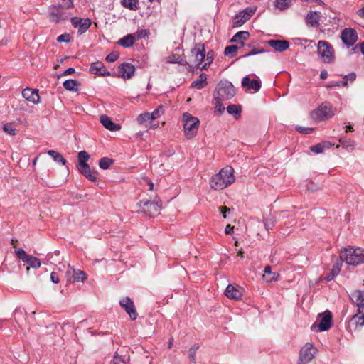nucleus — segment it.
Wrapping results in <instances>:
<instances>
[{
    "instance_id": "nucleus-42",
    "label": "nucleus",
    "mask_w": 364,
    "mask_h": 364,
    "mask_svg": "<svg viewBox=\"0 0 364 364\" xmlns=\"http://www.w3.org/2000/svg\"><path fill=\"white\" fill-rule=\"evenodd\" d=\"M224 100L221 97H218L214 95L213 104L215 105V109L219 114H222L225 111V107L223 105L222 101Z\"/></svg>"
},
{
    "instance_id": "nucleus-54",
    "label": "nucleus",
    "mask_w": 364,
    "mask_h": 364,
    "mask_svg": "<svg viewBox=\"0 0 364 364\" xmlns=\"http://www.w3.org/2000/svg\"><path fill=\"white\" fill-rule=\"evenodd\" d=\"M70 41V36L68 33H63L62 35H60L57 38V41L59 43H68Z\"/></svg>"
},
{
    "instance_id": "nucleus-41",
    "label": "nucleus",
    "mask_w": 364,
    "mask_h": 364,
    "mask_svg": "<svg viewBox=\"0 0 364 364\" xmlns=\"http://www.w3.org/2000/svg\"><path fill=\"white\" fill-rule=\"evenodd\" d=\"M114 161L112 159L108 157H103L99 161V166L101 169L106 170L113 164Z\"/></svg>"
},
{
    "instance_id": "nucleus-48",
    "label": "nucleus",
    "mask_w": 364,
    "mask_h": 364,
    "mask_svg": "<svg viewBox=\"0 0 364 364\" xmlns=\"http://www.w3.org/2000/svg\"><path fill=\"white\" fill-rule=\"evenodd\" d=\"M238 48L239 47L235 45L227 46L225 48L224 54L225 55L233 57L237 54Z\"/></svg>"
},
{
    "instance_id": "nucleus-15",
    "label": "nucleus",
    "mask_w": 364,
    "mask_h": 364,
    "mask_svg": "<svg viewBox=\"0 0 364 364\" xmlns=\"http://www.w3.org/2000/svg\"><path fill=\"white\" fill-rule=\"evenodd\" d=\"M72 26L78 28V34L82 35L85 33L91 26V20L88 18H82L80 17H72L70 18Z\"/></svg>"
},
{
    "instance_id": "nucleus-2",
    "label": "nucleus",
    "mask_w": 364,
    "mask_h": 364,
    "mask_svg": "<svg viewBox=\"0 0 364 364\" xmlns=\"http://www.w3.org/2000/svg\"><path fill=\"white\" fill-rule=\"evenodd\" d=\"M341 262L349 265L356 266L364 262V250L349 247L344 248L340 255Z\"/></svg>"
},
{
    "instance_id": "nucleus-57",
    "label": "nucleus",
    "mask_w": 364,
    "mask_h": 364,
    "mask_svg": "<svg viewBox=\"0 0 364 364\" xmlns=\"http://www.w3.org/2000/svg\"><path fill=\"white\" fill-rule=\"evenodd\" d=\"M50 281L55 284H58L60 282L58 274L57 272H53L50 274Z\"/></svg>"
},
{
    "instance_id": "nucleus-31",
    "label": "nucleus",
    "mask_w": 364,
    "mask_h": 364,
    "mask_svg": "<svg viewBox=\"0 0 364 364\" xmlns=\"http://www.w3.org/2000/svg\"><path fill=\"white\" fill-rule=\"evenodd\" d=\"M250 33L248 31H242L235 33L233 37L231 38L230 42L239 43L241 41V46H244V41H246L249 38Z\"/></svg>"
},
{
    "instance_id": "nucleus-16",
    "label": "nucleus",
    "mask_w": 364,
    "mask_h": 364,
    "mask_svg": "<svg viewBox=\"0 0 364 364\" xmlns=\"http://www.w3.org/2000/svg\"><path fill=\"white\" fill-rule=\"evenodd\" d=\"M255 10L246 9L239 14H236L235 20L233 23L234 27H240L246 23L253 15Z\"/></svg>"
},
{
    "instance_id": "nucleus-52",
    "label": "nucleus",
    "mask_w": 364,
    "mask_h": 364,
    "mask_svg": "<svg viewBox=\"0 0 364 364\" xmlns=\"http://www.w3.org/2000/svg\"><path fill=\"white\" fill-rule=\"evenodd\" d=\"M296 131H298L299 133H301V134H311V133H312V132L314 131V129H313V128L304 127H301V126H296Z\"/></svg>"
},
{
    "instance_id": "nucleus-46",
    "label": "nucleus",
    "mask_w": 364,
    "mask_h": 364,
    "mask_svg": "<svg viewBox=\"0 0 364 364\" xmlns=\"http://www.w3.org/2000/svg\"><path fill=\"white\" fill-rule=\"evenodd\" d=\"M152 120L150 113L149 112L141 114L137 117V122L140 124H144L146 122H151Z\"/></svg>"
},
{
    "instance_id": "nucleus-58",
    "label": "nucleus",
    "mask_w": 364,
    "mask_h": 364,
    "mask_svg": "<svg viewBox=\"0 0 364 364\" xmlns=\"http://www.w3.org/2000/svg\"><path fill=\"white\" fill-rule=\"evenodd\" d=\"M138 38H145L149 33V31L142 29L137 31Z\"/></svg>"
},
{
    "instance_id": "nucleus-36",
    "label": "nucleus",
    "mask_w": 364,
    "mask_h": 364,
    "mask_svg": "<svg viewBox=\"0 0 364 364\" xmlns=\"http://www.w3.org/2000/svg\"><path fill=\"white\" fill-rule=\"evenodd\" d=\"M121 4L124 8L132 11H136L139 9V0H121Z\"/></svg>"
},
{
    "instance_id": "nucleus-47",
    "label": "nucleus",
    "mask_w": 364,
    "mask_h": 364,
    "mask_svg": "<svg viewBox=\"0 0 364 364\" xmlns=\"http://www.w3.org/2000/svg\"><path fill=\"white\" fill-rule=\"evenodd\" d=\"M90 159V155L85 151H81L78 153L77 156V165H82L87 163V161Z\"/></svg>"
},
{
    "instance_id": "nucleus-63",
    "label": "nucleus",
    "mask_w": 364,
    "mask_h": 364,
    "mask_svg": "<svg viewBox=\"0 0 364 364\" xmlns=\"http://www.w3.org/2000/svg\"><path fill=\"white\" fill-rule=\"evenodd\" d=\"M358 48H360L362 54L364 55V41L360 44L356 45L355 48L353 49V51H355Z\"/></svg>"
},
{
    "instance_id": "nucleus-56",
    "label": "nucleus",
    "mask_w": 364,
    "mask_h": 364,
    "mask_svg": "<svg viewBox=\"0 0 364 364\" xmlns=\"http://www.w3.org/2000/svg\"><path fill=\"white\" fill-rule=\"evenodd\" d=\"M344 78L346 79L345 81H346L347 82H348V80H349L350 82H353L356 78V74H355V73L352 72L348 75H346L344 76Z\"/></svg>"
},
{
    "instance_id": "nucleus-64",
    "label": "nucleus",
    "mask_w": 364,
    "mask_h": 364,
    "mask_svg": "<svg viewBox=\"0 0 364 364\" xmlns=\"http://www.w3.org/2000/svg\"><path fill=\"white\" fill-rule=\"evenodd\" d=\"M358 16L364 19V6L356 11Z\"/></svg>"
},
{
    "instance_id": "nucleus-5",
    "label": "nucleus",
    "mask_w": 364,
    "mask_h": 364,
    "mask_svg": "<svg viewBox=\"0 0 364 364\" xmlns=\"http://www.w3.org/2000/svg\"><path fill=\"white\" fill-rule=\"evenodd\" d=\"M160 200H140L137 205L140 208L141 212L150 217H154L159 214L161 205Z\"/></svg>"
},
{
    "instance_id": "nucleus-26",
    "label": "nucleus",
    "mask_w": 364,
    "mask_h": 364,
    "mask_svg": "<svg viewBox=\"0 0 364 364\" xmlns=\"http://www.w3.org/2000/svg\"><path fill=\"white\" fill-rule=\"evenodd\" d=\"M101 124L108 130L115 132L121 129L119 124L113 122L109 117L103 114L100 116Z\"/></svg>"
},
{
    "instance_id": "nucleus-50",
    "label": "nucleus",
    "mask_w": 364,
    "mask_h": 364,
    "mask_svg": "<svg viewBox=\"0 0 364 364\" xmlns=\"http://www.w3.org/2000/svg\"><path fill=\"white\" fill-rule=\"evenodd\" d=\"M164 112V107L162 105L158 106V107L152 112L150 113V116L152 119H155L159 116H161Z\"/></svg>"
},
{
    "instance_id": "nucleus-30",
    "label": "nucleus",
    "mask_w": 364,
    "mask_h": 364,
    "mask_svg": "<svg viewBox=\"0 0 364 364\" xmlns=\"http://www.w3.org/2000/svg\"><path fill=\"white\" fill-rule=\"evenodd\" d=\"M136 41L134 34H128L119 40L118 44L124 48H129L132 46Z\"/></svg>"
},
{
    "instance_id": "nucleus-37",
    "label": "nucleus",
    "mask_w": 364,
    "mask_h": 364,
    "mask_svg": "<svg viewBox=\"0 0 364 364\" xmlns=\"http://www.w3.org/2000/svg\"><path fill=\"white\" fill-rule=\"evenodd\" d=\"M79 85V82L76 80L73 79L66 80L63 84L65 90L74 92L78 91V88L77 87V86H78Z\"/></svg>"
},
{
    "instance_id": "nucleus-43",
    "label": "nucleus",
    "mask_w": 364,
    "mask_h": 364,
    "mask_svg": "<svg viewBox=\"0 0 364 364\" xmlns=\"http://www.w3.org/2000/svg\"><path fill=\"white\" fill-rule=\"evenodd\" d=\"M292 0H275V6L283 11L288 9L291 4Z\"/></svg>"
},
{
    "instance_id": "nucleus-6",
    "label": "nucleus",
    "mask_w": 364,
    "mask_h": 364,
    "mask_svg": "<svg viewBox=\"0 0 364 364\" xmlns=\"http://www.w3.org/2000/svg\"><path fill=\"white\" fill-rule=\"evenodd\" d=\"M318 53L325 63H331L334 61V50L333 46L325 41H319L317 46Z\"/></svg>"
},
{
    "instance_id": "nucleus-19",
    "label": "nucleus",
    "mask_w": 364,
    "mask_h": 364,
    "mask_svg": "<svg viewBox=\"0 0 364 364\" xmlns=\"http://www.w3.org/2000/svg\"><path fill=\"white\" fill-rule=\"evenodd\" d=\"M350 299L352 302L358 307V311H364V291L361 290H354L351 292Z\"/></svg>"
},
{
    "instance_id": "nucleus-8",
    "label": "nucleus",
    "mask_w": 364,
    "mask_h": 364,
    "mask_svg": "<svg viewBox=\"0 0 364 364\" xmlns=\"http://www.w3.org/2000/svg\"><path fill=\"white\" fill-rule=\"evenodd\" d=\"M191 56L194 58L193 61V68L194 65L200 69L202 66L203 61L205 58V50L204 44L196 43L195 46L191 50Z\"/></svg>"
},
{
    "instance_id": "nucleus-38",
    "label": "nucleus",
    "mask_w": 364,
    "mask_h": 364,
    "mask_svg": "<svg viewBox=\"0 0 364 364\" xmlns=\"http://www.w3.org/2000/svg\"><path fill=\"white\" fill-rule=\"evenodd\" d=\"M48 154L50 156L55 162L60 163L64 166L67 164V161L62 156V154H59L58 152L54 150H49L48 151Z\"/></svg>"
},
{
    "instance_id": "nucleus-18",
    "label": "nucleus",
    "mask_w": 364,
    "mask_h": 364,
    "mask_svg": "<svg viewBox=\"0 0 364 364\" xmlns=\"http://www.w3.org/2000/svg\"><path fill=\"white\" fill-rule=\"evenodd\" d=\"M119 76L124 79H130L135 72V67L129 63H123L118 68Z\"/></svg>"
},
{
    "instance_id": "nucleus-21",
    "label": "nucleus",
    "mask_w": 364,
    "mask_h": 364,
    "mask_svg": "<svg viewBox=\"0 0 364 364\" xmlns=\"http://www.w3.org/2000/svg\"><path fill=\"white\" fill-rule=\"evenodd\" d=\"M348 326L350 330H352V328L355 330L363 327L364 326V311L361 312L357 311V313L349 320Z\"/></svg>"
},
{
    "instance_id": "nucleus-20",
    "label": "nucleus",
    "mask_w": 364,
    "mask_h": 364,
    "mask_svg": "<svg viewBox=\"0 0 364 364\" xmlns=\"http://www.w3.org/2000/svg\"><path fill=\"white\" fill-rule=\"evenodd\" d=\"M22 96L29 102L33 104L40 103V96L38 95V90L26 87L22 91Z\"/></svg>"
},
{
    "instance_id": "nucleus-22",
    "label": "nucleus",
    "mask_w": 364,
    "mask_h": 364,
    "mask_svg": "<svg viewBox=\"0 0 364 364\" xmlns=\"http://www.w3.org/2000/svg\"><path fill=\"white\" fill-rule=\"evenodd\" d=\"M90 72L92 74L98 75L100 76H109L110 72L108 71L102 62L97 61L92 63L90 67Z\"/></svg>"
},
{
    "instance_id": "nucleus-62",
    "label": "nucleus",
    "mask_w": 364,
    "mask_h": 364,
    "mask_svg": "<svg viewBox=\"0 0 364 364\" xmlns=\"http://www.w3.org/2000/svg\"><path fill=\"white\" fill-rule=\"evenodd\" d=\"M75 69L73 68H69L68 69H66L62 74H61V76H66V75H71L73 73H75Z\"/></svg>"
},
{
    "instance_id": "nucleus-29",
    "label": "nucleus",
    "mask_w": 364,
    "mask_h": 364,
    "mask_svg": "<svg viewBox=\"0 0 364 364\" xmlns=\"http://www.w3.org/2000/svg\"><path fill=\"white\" fill-rule=\"evenodd\" d=\"M166 62L168 63H177L181 65L188 66L191 70L193 65H191L187 60H183L181 56L176 53H173L166 58Z\"/></svg>"
},
{
    "instance_id": "nucleus-7",
    "label": "nucleus",
    "mask_w": 364,
    "mask_h": 364,
    "mask_svg": "<svg viewBox=\"0 0 364 364\" xmlns=\"http://www.w3.org/2000/svg\"><path fill=\"white\" fill-rule=\"evenodd\" d=\"M217 95L215 96L221 97L223 100H229L235 95V90L233 85L228 82H220L217 87Z\"/></svg>"
},
{
    "instance_id": "nucleus-44",
    "label": "nucleus",
    "mask_w": 364,
    "mask_h": 364,
    "mask_svg": "<svg viewBox=\"0 0 364 364\" xmlns=\"http://www.w3.org/2000/svg\"><path fill=\"white\" fill-rule=\"evenodd\" d=\"M339 142L341 145L345 149H353L355 146V141L351 140L350 139L346 137H342L339 139Z\"/></svg>"
},
{
    "instance_id": "nucleus-39",
    "label": "nucleus",
    "mask_w": 364,
    "mask_h": 364,
    "mask_svg": "<svg viewBox=\"0 0 364 364\" xmlns=\"http://www.w3.org/2000/svg\"><path fill=\"white\" fill-rule=\"evenodd\" d=\"M328 147H329L328 143L322 142V143H319L316 145L311 146L310 147V149L312 152L318 154L323 153L325 148H328Z\"/></svg>"
},
{
    "instance_id": "nucleus-14",
    "label": "nucleus",
    "mask_w": 364,
    "mask_h": 364,
    "mask_svg": "<svg viewBox=\"0 0 364 364\" xmlns=\"http://www.w3.org/2000/svg\"><path fill=\"white\" fill-rule=\"evenodd\" d=\"M341 38L343 43L348 47L353 46L358 38L356 31L351 28H344L341 31Z\"/></svg>"
},
{
    "instance_id": "nucleus-49",
    "label": "nucleus",
    "mask_w": 364,
    "mask_h": 364,
    "mask_svg": "<svg viewBox=\"0 0 364 364\" xmlns=\"http://www.w3.org/2000/svg\"><path fill=\"white\" fill-rule=\"evenodd\" d=\"M264 225L267 230H272L275 225L273 217H267L264 219Z\"/></svg>"
},
{
    "instance_id": "nucleus-45",
    "label": "nucleus",
    "mask_w": 364,
    "mask_h": 364,
    "mask_svg": "<svg viewBox=\"0 0 364 364\" xmlns=\"http://www.w3.org/2000/svg\"><path fill=\"white\" fill-rule=\"evenodd\" d=\"M73 279L76 282H83L87 279V275L84 271L73 269Z\"/></svg>"
},
{
    "instance_id": "nucleus-40",
    "label": "nucleus",
    "mask_w": 364,
    "mask_h": 364,
    "mask_svg": "<svg viewBox=\"0 0 364 364\" xmlns=\"http://www.w3.org/2000/svg\"><path fill=\"white\" fill-rule=\"evenodd\" d=\"M214 59V53L213 50L208 51L207 53H205V63L202 65L201 67H200V70H207L210 64L213 63Z\"/></svg>"
},
{
    "instance_id": "nucleus-17",
    "label": "nucleus",
    "mask_w": 364,
    "mask_h": 364,
    "mask_svg": "<svg viewBox=\"0 0 364 364\" xmlns=\"http://www.w3.org/2000/svg\"><path fill=\"white\" fill-rule=\"evenodd\" d=\"M78 171L90 181L95 182L97 181V171H92L90 165L86 163L82 165H77Z\"/></svg>"
},
{
    "instance_id": "nucleus-12",
    "label": "nucleus",
    "mask_w": 364,
    "mask_h": 364,
    "mask_svg": "<svg viewBox=\"0 0 364 364\" xmlns=\"http://www.w3.org/2000/svg\"><path fill=\"white\" fill-rule=\"evenodd\" d=\"M119 305L129 315L132 321L137 318L138 313L136 311L134 301L128 296L123 297L119 301Z\"/></svg>"
},
{
    "instance_id": "nucleus-33",
    "label": "nucleus",
    "mask_w": 364,
    "mask_h": 364,
    "mask_svg": "<svg viewBox=\"0 0 364 364\" xmlns=\"http://www.w3.org/2000/svg\"><path fill=\"white\" fill-rule=\"evenodd\" d=\"M342 263L343 262H341V260L340 259V261H337L333 266L330 273L328 274H327L326 277V279L327 281H331L332 280L336 275H338L341 269V267H342Z\"/></svg>"
},
{
    "instance_id": "nucleus-51",
    "label": "nucleus",
    "mask_w": 364,
    "mask_h": 364,
    "mask_svg": "<svg viewBox=\"0 0 364 364\" xmlns=\"http://www.w3.org/2000/svg\"><path fill=\"white\" fill-rule=\"evenodd\" d=\"M3 129L5 132L10 135L14 136L16 134V129L12 126L11 124H5L3 127Z\"/></svg>"
},
{
    "instance_id": "nucleus-32",
    "label": "nucleus",
    "mask_w": 364,
    "mask_h": 364,
    "mask_svg": "<svg viewBox=\"0 0 364 364\" xmlns=\"http://www.w3.org/2000/svg\"><path fill=\"white\" fill-rule=\"evenodd\" d=\"M206 80L207 75L204 73H203L199 75L198 79H196L191 83V87L200 90L206 86Z\"/></svg>"
},
{
    "instance_id": "nucleus-4",
    "label": "nucleus",
    "mask_w": 364,
    "mask_h": 364,
    "mask_svg": "<svg viewBox=\"0 0 364 364\" xmlns=\"http://www.w3.org/2000/svg\"><path fill=\"white\" fill-rule=\"evenodd\" d=\"M184 132L188 139H192L197 134L200 121L188 112L183 115Z\"/></svg>"
},
{
    "instance_id": "nucleus-13",
    "label": "nucleus",
    "mask_w": 364,
    "mask_h": 364,
    "mask_svg": "<svg viewBox=\"0 0 364 364\" xmlns=\"http://www.w3.org/2000/svg\"><path fill=\"white\" fill-rule=\"evenodd\" d=\"M321 320L317 326L318 331H326L328 330L332 326V315L329 311H326L323 314H320ZM316 328V324L314 323L311 329L314 331Z\"/></svg>"
},
{
    "instance_id": "nucleus-59",
    "label": "nucleus",
    "mask_w": 364,
    "mask_h": 364,
    "mask_svg": "<svg viewBox=\"0 0 364 364\" xmlns=\"http://www.w3.org/2000/svg\"><path fill=\"white\" fill-rule=\"evenodd\" d=\"M220 213H222L223 215V218H227V213H230V208L226 207V206H221L220 207Z\"/></svg>"
},
{
    "instance_id": "nucleus-27",
    "label": "nucleus",
    "mask_w": 364,
    "mask_h": 364,
    "mask_svg": "<svg viewBox=\"0 0 364 364\" xmlns=\"http://www.w3.org/2000/svg\"><path fill=\"white\" fill-rule=\"evenodd\" d=\"M247 47L250 49L247 53L243 55L242 57L247 58L251 55L263 53L266 50L262 48L259 46V42L256 41H252L247 44Z\"/></svg>"
},
{
    "instance_id": "nucleus-23",
    "label": "nucleus",
    "mask_w": 364,
    "mask_h": 364,
    "mask_svg": "<svg viewBox=\"0 0 364 364\" xmlns=\"http://www.w3.org/2000/svg\"><path fill=\"white\" fill-rule=\"evenodd\" d=\"M242 87L247 90H253L255 92L261 88L260 82L257 80H250L248 75L242 78Z\"/></svg>"
},
{
    "instance_id": "nucleus-24",
    "label": "nucleus",
    "mask_w": 364,
    "mask_h": 364,
    "mask_svg": "<svg viewBox=\"0 0 364 364\" xmlns=\"http://www.w3.org/2000/svg\"><path fill=\"white\" fill-rule=\"evenodd\" d=\"M321 14L318 11H310L306 16V23L308 26L317 28L320 26Z\"/></svg>"
},
{
    "instance_id": "nucleus-53",
    "label": "nucleus",
    "mask_w": 364,
    "mask_h": 364,
    "mask_svg": "<svg viewBox=\"0 0 364 364\" xmlns=\"http://www.w3.org/2000/svg\"><path fill=\"white\" fill-rule=\"evenodd\" d=\"M119 58V54L116 52H112L106 57V60L109 63H113Z\"/></svg>"
},
{
    "instance_id": "nucleus-10",
    "label": "nucleus",
    "mask_w": 364,
    "mask_h": 364,
    "mask_svg": "<svg viewBox=\"0 0 364 364\" xmlns=\"http://www.w3.org/2000/svg\"><path fill=\"white\" fill-rule=\"evenodd\" d=\"M49 14L50 20L55 23L65 21L70 16V14L64 10V7L60 4L50 6Z\"/></svg>"
},
{
    "instance_id": "nucleus-55",
    "label": "nucleus",
    "mask_w": 364,
    "mask_h": 364,
    "mask_svg": "<svg viewBox=\"0 0 364 364\" xmlns=\"http://www.w3.org/2000/svg\"><path fill=\"white\" fill-rule=\"evenodd\" d=\"M347 85H348V82L346 81H338V82H332L329 85H327V87L331 88V87H340L341 85L347 86Z\"/></svg>"
},
{
    "instance_id": "nucleus-28",
    "label": "nucleus",
    "mask_w": 364,
    "mask_h": 364,
    "mask_svg": "<svg viewBox=\"0 0 364 364\" xmlns=\"http://www.w3.org/2000/svg\"><path fill=\"white\" fill-rule=\"evenodd\" d=\"M225 294L230 299L238 300L242 297V292L232 284L228 285Z\"/></svg>"
},
{
    "instance_id": "nucleus-11",
    "label": "nucleus",
    "mask_w": 364,
    "mask_h": 364,
    "mask_svg": "<svg viewBox=\"0 0 364 364\" xmlns=\"http://www.w3.org/2000/svg\"><path fill=\"white\" fill-rule=\"evenodd\" d=\"M15 253L18 258L21 259L24 263L28 264L31 268L38 269L41 262L40 259L34 256L28 255L23 249L18 248L15 250Z\"/></svg>"
},
{
    "instance_id": "nucleus-35",
    "label": "nucleus",
    "mask_w": 364,
    "mask_h": 364,
    "mask_svg": "<svg viewBox=\"0 0 364 364\" xmlns=\"http://www.w3.org/2000/svg\"><path fill=\"white\" fill-rule=\"evenodd\" d=\"M227 112L234 115L235 119H238L241 117L242 108L239 105H230L227 107Z\"/></svg>"
},
{
    "instance_id": "nucleus-1",
    "label": "nucleus",
    "mask_w": 364,
    "mask_h": 364,
    "mask_svg": "<svg viewBox=\"0 0 364 364\" xmlns=\"http://www.w3.org/2000/svg\"><path fill=\"white\" fill-rule=\"evenodd\" d=\"M235 181L234 169L227 166L211 177L210 186L213 189L223 190L233 183Z\"/></svg>"
},
{
    "instance_id": "nucleus-25",
    "label": "nucleus",
    "mask_w": 364,
    "mask_h": 364,
    "mask_svg": "<svg viewBox=\"0 0 364 364\" xmlns=\"http://www.w3.org/2000/svg\"><path fill=\"white\" fill-rule=\"evenodd\" d=\"M267 43L277 52H283L289 47V42L285 40H269Z\"/></svg>"
},
{
    "instance_id": "nucleus-61",
    "label": "nucleus",
    "mask_w": 364,
    "mask_h": 364,
    "mask_svg": "<svg viewBox=\"0 0 364 364\" xmlns=\"http://www.w3.org/2000/svg\"><path fill=\"white\" fill-rule=\"evenodd\" d=\"M233 231H234V227L232 226L231 225L228 224L226 225L225 228V234L227 235H231L233 233Z\"/></svg>"
},
{
    "instance_id": "nucleus-60",
    "label": "nucleus",
    "mask_w": 364,
    "mask_h": 364,
    "mask_svg": "<svg viewBox=\"0 0 364 364\" xmlns=\"http://www.w3.org/2000/svg\"><path fill=\"white\" fill-rule=\"evenodd\" d=\"M113 363L114 364H120L121 363H125V360L117 354L114 356Z\"/></svg>"
},
{
    "instance_id": "nucleus-34",
    "label": "nucleus",
    "mask_w": 364,
    "mask_h": 364,
    "mask_svg": "<svg viewBox=\"0 0 364 364\" xmlns=\"http://www.w3.org/2000/svg\"><path fill=\"white\" fill-rule=\"evenodd\" d=\"M263 279L267 282L275 281L277 279L278 274L272 272V267L267 265L264 269Z\"/></svg>"
},
{
    "instance_id": "nucleus-9",
    "label": "nucleus",
    "mask_w": 364,
    "mask_h": 364,
    "mask_svg": "<svg viewBox=\"0 0 364 364\" xmlns=\"http://www.w3.org/2000/svg\"><path fill=\"white\" fill-rule=\"evenodd\" d=\"M316 352V348L311 343H306L300 350L297 364H308L314 358Z\"/></svg>"
},
{
    "instance_id": "nucleus-3",
    "label": "nucleus",
    "mask_w": 364,
    "mask_h": 364,
    "mask_svg": "<svg viewBox=\"0 0 364 364\" xmlns=\"http://www.w3.org/2000/svg\"><path fill=\"white\" fill-rule=\"evenodd\" d=\"M334 114L335 110L331 103L328 102H323L318 108L310 113L311 118L316 122L328 119Z\"/></svg>"
}]
</instances>
